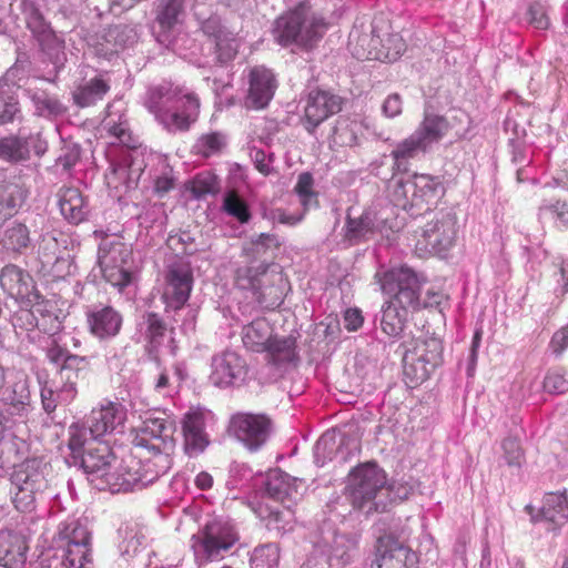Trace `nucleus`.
I'll list each match as a JSON object with an SVG mask.
<instances>
[{
  "label": "nucleus",
  "instance_id": "f257e3e1",
  "mask_svg": "<svg viewBox=\"0 0 568 568\" xmlns=\"http://www.w3.org/2000/svg\"><path fill=\"white\" fill-rule=\"evenodd\" d=\"M103 129L114 138V143L126 148L119 159L110 161L104 174L105 183L116 195L134 189L144 171L142 151L136 148L138 140L133 138L124 113L122 101H114L106 106V115L102 121Z\"/></svg>",
  "mask_w": 568,
  "mask_h": 568
},
{
  "label": "nucleus",
  "instance_id": "f03ea898",
  "mask_svg": "<svg viewBox=\"0 0 568 568\" xmlns=\"http://www.w3.org/2000/svg\"><path fill=\"white\" fill-rule=\"evenodd\" d=\"M375 277L382 291L393 296L382 307L381 328L387 336L397 337L404 329L407 308L419 306L418 277L407 266L378 271Z\"/></svg>",
  "mask_w": 568,
  "mask_h": 568
},
{
  "label": "nucleus",
  "instance_id": "7ed1b4c3",
  "mask_svg": "<svg viewBox=\"0 0 568 568\" xmlns=\"http://www.w3.org/2000/svg\"><path fill=\"white\" fill-rule=\"evenodd\" d=\"M144 105L169 132L189 130L200 113L197 95L170 82L151 87L145 94Z\"/></svg>",
  "mask_w": 568,
  "mask_h": 568
},
{
  "label": "nucleus",
  "instance_id": "20e7f679",
  "mask_svg": "<svg viewBox=\"0 0 568 568\" xmlns=\"http://www.w3.org/2000/svg\"><path fill=\"white\" fill-rule=\"evenodd\" d=\"M347 489L353 507L366 515L387 511L392 505L386 473L375 463L355 468L349 475Z\"/></svg>",
  "mask_w": 568,
  "mask_h": 568
},
{
  "label": "nucleus",
  "instance_id": "39448f33",
  "mask_svg": "<svg viewBox=\"0 0 568 568\" xmlns=\"http://www.w3.org/2000/svg\"><path fill=\"white\" fill-rule=\"evenodd\" d=\"M51 466L41 457L27 458L14 465L10 475L12 503L20 513H32L39 499L50 490Z\"/></svg>",
  "mask_w": 568,
  "mask_h": 568
},
{
  "label": "nucleus",
  "instance_id": "423d86ee",
  "mask_svg": "<svg viewBox=\"0 0 568 568\" xmlns=\"http://www.w3.org/2000/svg\"><path fill=\"white\" fill-rule=\"evenodd\" d=\"M172 466V459L163 455H149L141 452L139 456L122 458L118 468L108 477V488L112 493L140 490L153 484Z\"/></svg>",
  "mask_w": 568,
  "mask_h": 568
},
{
  "label": "nucleus",
  "instance_id": "0eeeda50",
  "mask_svg": "<svg viewBox=\"0 0 568 568\" xmlns=\"http://www.w3.org/2000/svg\"><path fill=\"white\" fill-rule=\"evenodd\" d=\"M240 534L234 521L227 517L214 516L192 536V550L199 566L221 560L239 542Z\"/></svg>",
  "mask_w": 568,
  "mask_h": 568
},
{
  "label": "nucleus",
  "instance_id": "6e6552de",
  "mask_svg": "<svg viewBox=\"0 0 568 568\" xmlns=\"http://www.w3.org/2000/svg\"><path fill=\"white\" fill-rule=\"evenodd\" d=\"M235 284L252 293L264 308L274 310L283 303L285 278L281 267L274 263H260L239 267Z\"/></svg>",
  "mask_w": 568,
  "mask_h": 568
},
{
  "label": "nucleus",
  "instance_id": "1a4fd4ad",
  "mask_svg": "<svg viewBox=\"0 0 568 568\" xmlns=\"http://www.w3.org/2000/svg\"><path fill=\"white\" fill-rule=\"evenodd\" d=\"M326 29L324 18L313 12L307 3L302 2L276 19L273 33L283 47L297 44L308 48L323 37Z\"/></svg>",
  "mask_w": 568,
  "mask_h": 568
},
{
  "label": "nucleus",
  "instance_id": "9d476101",
  "mask_svg": "<svg viewBox=\"0 0 568 568\" xmlns=\"http://www.w3.org/2000/svg\"><path fill=\"white\" fill-rule=\"evenodd\" d=\"M403 220L389 199H378L361 216L347 215L345 237L351 242L368 240L377 233L388 237L389 232L400 230Z\"/></svg>",
  "mask_w": 568,
  "mask_h": 568
},
{
  "label": "nucleus",
  "instance_id": "9b49d317",
  "mask_svg": "<svg viewBox=\"0 0 568 568\" xmlns=\"http://www.w3.org/2000/svg\"><path fill=\"white\" fill-rule=\"evenodd\" d=\"M442 192L440 181L427 174H415L406 181L394 179L388 185V199L395 210L412 216L422 214L423 206L434 203Z\"/></svg>",
  "mask_w": 568,
  "mask_h": 568
},
{
  "label": "nucleus",
  "instance_id": "f8f14e48",
  "mask_svg": "<svg viewBox=\"0 0 568 568\" xmlns=\"http://www.w3.org/2000/svg\"><path fill=\"white\" fill-rule=\"evenodd\" d=\"M456 237V214L450 210L437 212L416 233L415 253L419 257L446 256L455 245Z\"/></svg>",
  "mask_w": 568,
  "mask_h": 568
},
{
  "label": "nucleus",
  "instance_id": "ddd939ff",
  "mask_svg": "<svg viewBox=\"0 0 568 568\" xmlns=\"http://www.w3.org/2000/svg\"><path fill=\"white\" fill-rule=\"evenodd\" d=\"M131 254V248L118 239H103L99 245L98 262L102 275L120 292L132 283Z\"/></svg>",
  "mask_w": 568,
  "mask_h": 568
},
{
  "label": "nucleus",
  "instance_id": "4468645a",
  "mask_svg": "<svg viewBox=\"0 0 568 568\" xmlns=\"http://www.w3.org/2000/svg\"><path fill=\"white\" fill-rule=\"evenodd\" d=\"M443 343L435 336L417 338L403 357L404 375L412 384L425 382L443 363Z\"/></svg>",
  "mask_w": 568,
  "mask_h": 568
},
{
  "label": "nucleus",
  "instance_id": "2eb2a0df",
  "mask_svg": "<svg viewBox=\"0 0 568 568\" xmlns=\"http://www.w3.org/2000/svg\"><path fill=\"white\" fill-rule=\"evenodd\" d=\"M174 423L165 417L149 416L143 420L134 438L136 448L145 450L149 455H163L168 459L174 449Z\"/></svg>",
  "mask_w": 568,
  "mask_h": 568
},
{
  "label": "nucleus",
  "instance_id": "dca6fc26",
  "mask_svg": "<svg viewBox=\"0 0 568 568\" xmlns=\"http://www.w3.org/2000/svg\"><path fill=\"white\" fill-rule=\"evenodd\" d=\"M192 287L193 271L190 263L185 261L171 263L165 272V286L162 295L165 312L184 310Z\"/></svg>",
  "mask_w": 568,
  "mask_h": 568
},
{
  "label": "nucleus",
  "instance_id": "f3484780",
  "mask_svg": "<svg viewBox=\"0 0 568 568\" xmlns=\"http://www.w3.org/2000/svg\"><path fill=\"white\" fill-rule=\"evenodd\" d=\"M271 432L272 422L264 414L239 413L230 422V433L251 452L260 449Z\"/></svg>",
  "mask_w": 568,
  "mask_h": 568
},
{
  "label": "nucleus",
  "instance_id": "a211bd4d",
  "mask_svg": "<svg viewBox=\"0 0 568 568\" xmlns=\"http://www.w3.org/2000/svg\"><path fill=\"white\" fill-rule=\"evenodd\" d=\"M213 418L210 410L196 407L190 408L182 419L184 452L190 457L202 454L210 444L206 425Z\"/></svg>",
  "mask_w": 568,
  "mask_h": 568
},
{
  "label": "nucleus",
  "instance_id": "6ab92c4d",
  "mask_svg": "<svg viewBox=\"0 0 568 568\" xmlns=\"http://www.w3.org/2000/svg\"><path fill=\"white\" fill-rule=\"evenodd\" d=\"M211 383L221 388L236 385L246 375L245 361L234 351L225 349L212 357Z\"/></svg>",
  "mask_w": 568,
  "mask_h": 568
},
{
  "label": "nucleus",
  "instance_id": "aec40b11",
  "mask_svg": "<svg viewBox=\"0 0 568 568\" xmlns=\"http://www.w3.org/2000/svg\"><path fill=\"white\" fill-rule=\"evenodd\" d=\"M0 400L10 407L12 414L21 415L31 402L30 378L20 369H7L6 382L0 386Z\"/></svg>",
  "mask_w": 568,
  "mask_h": 568
},
{
  "label": "nucleus",
  "instance_id": "412c9836",
  "mask_svg": "<svg viewBox=\"0 0 568 568\" xmlns=\"http://www.w3.org/2000/svg\"><path fill=\"white\" fill-rule=\"evenodd\" d=\"M85 322L92 336L99 341H110L119 335L123 316L110 305L98 304L87 308Z\"/></svg>",
  "mask_w": 568,
  "mask_h": 568
},
{
  "label": "nucleus",
  "instance_id": "4be33fe9",
  "mask_svg": "<svg viewBox=\"0 0 568 568\" xmlns=\"http://www.w3.org/2000/svg\"><path fill=\"white\" fill-rule=\"evenodd\" d=\"M48 359L59 365L58 378L68 382V386L62 394L68 398L73 394V385H78L79 374L89 365L87 356L71 354L65 347L52 344L47 349Z\"/></svg>",
  "mask_w": 568,
  "mask_h": 568
},
{
  "label": "nucleus",
  "instance_id": "5701e85b",
  "mask_svg": "<svg viewBox=\"0 0 568 568\" xmlns=\"http://www.w3.org/2000/svg\"><path fill=\"white\" fill-rule=\"evenodd\" d=\"M126 416L124 406L119 402L103 399L94 407L85 422L90 426V438L100 439L122 425Z\"/></svg>",
  "mask_w": 568,
  "mask_h": 568
},
{
  "label": "nucleus",
  "instance_id": "b1692460",
  "mask_svg": "<svg viewBox=\"0 0 568 568\" xmlns=\"http://www.w3.org/2000/svg\"><path fill=\"white\" fill-rule=\"evenodd\" d=\"M341 109L339 97L321 90L311 91L304 106L303 124L310 133H313L322 122Z\"/></svg>",
  "mask_w": 568,
  "mask_h": 568
},
{
  "label": "nucleus",
  "instance_id": "393cba45",
  "mask_svg": "<svg viewBox=\"0 0 568 568\" xmlns=\"http://www.w3.org/2000/svg\"><path fill=\"white\" fill-rule=\"evenodd\" d=\"M0 285L10 297L21 304H29L41 297L31 275L14 264H8L1 270Z\"/></svg>",
  "mask_w": 568,
  "mask_h": 568
},
{
  "label": "nucleus",
  "instance_id": "a878e982",
  "mask_svg": "<svg viewBox=\"0 0 568 568\" xmlns=\"http://www.w3.org/2000/svg\"><path fill=\"white\" fill-rule=\"evenodd\" d=\"M525 511L530 516V521L547 523L549 529L561 527L568 520V496L566 491L547 493L542 498L540 508L526 505Z\"/></svg>",
  "mask_w": 568,
  "mask_h": 568
},
{
  "label": "nucleus",
  "instance_id": "bb28decb",
  "mask_svg": "<svg viewBox=\"0 0 568 568\" xmlns=\"http://www.w3.org/2000/svg\"><path fill=\"white\" fill-rule=\"evenodd\" d=\"M416 555L390 535L382 536L376 544V560L372 568H408Z\"/></svg>",
  "mask_w": 568,
  "mask_h": 568
},
{
  "label": "nucleus",
  "instance_id": "cd10ccee",
  "mask_svg": "<svg viewBox=\"0 0 568 568\" xmlns=\"http://www.w3.org/2000/svg\"><path fill=\"white\" fill-rule=\"evenodd\" d=\"M202 31L214 42L215 59L221 64L232 61L237 54L240 39L222 24L219 17H210L202 23Z\"/></svg>",
  "mask_w": 568,
  "mask_h": 568
},
{
  "label": "nucleus",
  "instance_id": "c85d7f7f",
  "mask_svg": "<svg viewBox=\"0 0 568 568\" xmlns=\"http://www.w3.org/2000/svg\"><path fill=\"white\" fill-rule=\"evenodd\" d=\"M356 450H358V443L355 439L335 430H327L316 442L314 457L316 464L323 466L326 460L334 458L345 462Z\"/></svg>",
  "mask_w": 568,
  "mask_h": 568
},
{
  "label": "nucleus",
  "instance_id": "c756f323",
  "mask_svg": "<svg viewBox=\"0 0 568 568\" xmlns=\"http://www.w3.org/2000/svg\"><path fill=\"white\" fill-rule=\"evenodd\" d=\"M138 331L150 351H158L164 346L169 348L170 354H175L176 345L172 336L173 329H168L165 322L159 314L154 312L144 313L138 323Z\"/></svg>",
  "mask_w": 568,
  "mask_h": 568
},
{
  "label": "nucleus",
  "instance_id": "7c9ffc66",
  "mask_svg": "<svg viewBox=\"0 0 568 568\" xmlns=\"http://www.w3.org/2000/svg\"><path fill=\"white\" fill-rule=\"evenodd\" d=\"M248 84L245 105L255 110L267 106L276 89L273 72L264 67H254L248 74Z\"/></svg>",
  "mask_w": 568,
  "mask_h": 568
},
{
  "label": "nucleus",
  "instance_id": "2f4dec72",
  "mask_svg": "<svg viewBox=\"0 0 568 568\" xmlns=\"http://www.w3.org/2000/svg\"><path fill=\"white\" fill-rule=\"evenodd\" d=\"M113 459L114 455L111 448L102 442H98L94 446L89 447L85 454L78 457L83 470L92 477L91 480H101V485H97L100 489L108 487V477L112 474L110 468Z\"/></svg>",
  "mask_w": 568,
  "mask_h": 568
},
{
  "label": "nucleus",
  "instance_id": "473e14b6",
  "mask_svg": "<svg viewBox=\"0 0 568 568\" xmlns=\"http://www.w3.org/2000/svg\"><path fill=\"white\" fill-rule=\"evenodd\" d=\"M369 49L355 51L357 59L378 60L383 62L396 61L405 51L406 44L403 38L397 33L388 34L385 39L372 34L369 39Z\"/></svg>",
  "mask_w": 568,
  "mask_h": 568
},
{
  "label": "nucleus",
  "instance_id": "72a5a7b5",
  "mask_svg": "<svg viewBox=\"0 0 568 568\" xmlns=\"http://www.w3.org/2000/svg\"><path fill=\"white\" fill-rule=\"evenodd\" d=\"M267 363L280 371L295 367L300 361L296 338L293 336H274L264 349Z\"/></svg>",
  "mask_w": 568,
  "mask_h": 568
},
{
  "label": "nucleus",
  "instance_id": "f704fd0d",
  "mask_svg": "<svg viewBox=\"0 0 568 568\" xmlns=\"http://www.w3.org/2000/svg\"><path fill=\"white\" fill-rule=\"evenodd\" d=\"M58 204L62 216L71 224L77 225L88 216V201L78 187H62L58 192Z\"/></svg>",
  "mask_w": 568,
  "mask_h": 568
},
{
  "label": "nucleus",
  "instance_id": "c9c22d12",
  "mask_svg": "<svg viewBox=\"0 0 568 568\" xmlns=\"http://www.w3.org/2000/svg\"><path fill=\"white\" fill-rule=\"evenodd\" d=\"M27 545L23 537L11 530L0 531V565L20 568L26 562Z\"/></svg>",
  "mask_w": 568,
  "mask_h": 568
},
{
  "label": "nucleus",
  "instance_id": "e433bc0d",
  "mask_svg": "<svg viewBox=\"0 0 568 568\" xmlns=\"http://www.w3.org/2000/svg\"><path fill=\"white\" fill-rule=\"evenodd\" d=\"M363 131L364 126L362 122L344 118L338 119L331 138V149L334 152H339L359 145V138Z\"/></svg>",
  "mask_w": 568,
  "mask_h": 568
},
{
  "label": "nucleus",
  "instance_id": "4c0bfd02",
  "mask_svg": "<svg viewBox=\"0 0 568 568\" xmlns=\"http://www.w3.org/2000/svg\"><path fill=\"white\" fill-rule=\"evenodd\" d=\"M273 337V327L265 317H257L242 328V342L253 352H264Z\"/></svg>",
  "mask_w": 568,
  "mask_h": 568
},
{
  "label": "nucleus",
  "instance_id": "58836bf2",
  "mask_svg": "<svg viewBox=\"0 0 568 568\" xmlns=\"http://www.w3.org/2000/svg\"><path fill=\"white\" fill-rule=\"evenodd\" d=\"M55 568H91L92 567V548L81 545H57Z\"/></svg>",
  "mask_w": 568,
  "mask_h": 568
},
{
  "label": "nucleus",
  "instance_id": "ea45409f",
  "mask_svg": "<svg viewBox=\"0 0 568 568\" xmlns=\"http://www.w3.org/2000/svg\"><path fill=\"white\" fill-rule=\"evenodd\" d=\"M57 545H81L91 547V531L88 528L87 520L71 519L60 524L57 538Z\"/></svg>",
  "mask_w": 568,
  "mask_h": 568
},
{
  "label": "nucleus",
  "instance_id": "a19ab883",
  "mask_svg": "<svg viewBox=\"0 0 568 568\" xmlns=\"http://www.w3.org/2000/svg\"><path fill=\"white\" fill-rule=\"evenodd\" d=\"M447 131L448 122L444 116L426 112L414 134L429 150L433 144L438 143L445 136Z\"/></svg>",
  "mask_w": 568,
  "mask_h": 568
},
{
  "label": "nucleus",
  "instance_id": "79ce46f5",
  "mask_svg": "<svg viewBox=\"0 0 568 568\" xmlns=\"http://www.w3.org/2000/svg\"><path fill=\"white\" fill-rule=\"evenodd\" d=\"M109 90V81L99 75L79 85L73 93V99L78 105L85 108L102 100Z\"/></svg>",
  "mask_w": 568,
  "mask_h": 568
},
{
  "label": "nucleus",
  "instance_id": "37998d69",
  "mask_svg": "<svg viewBox=\"0 0 568 568\" xmlns=\"http://www.w3.org/2000/svg\"><path fill=\"white\" fill-rule=\"evenodd\" d=\"M265 491L272 499L281 503L293 499L297 494L292 478L278 469L268 473Z\"/></svg>",
  "mask_w": 568,
  "mask_h": 568
},
{
  "label": "nucleus",
  "instance_id": "c03bdc74",
  "mask_svg": "<svg viewBox=\"0 0 568 568\" xmlns=\"http://www.w3.org/2000/svg\"><path fill=\"white\" fill-rule=\"evenodd\" d=\"M22 305L26 307H22L14 314L12 324L16 329L19 328L21 331L18 334L26 332L29 339L31 342H36L37 315L38 313L45 311V302L36 300L32 303Z\"/></svg>",
  "mask_w": 568,
  "mask_h": 568
},
{
  "label": "nucleus",
  "instance_id": "a18cd8bd",
  "mask_svg": "<svg viewBox=\"0 0 568 568\" xmlns=\"http://www.w3.org/2000/svg\"><path fill=\"white\" fill-rule=\"evenodd\" d=\"M538 217L542 223H552L559 230L568 227V200H544L539 206Z\"/></svg>",
  "mask_w": 568,
  "mask_h": 568
},
{
  "label": "nucleus",
  "instance_id": "49530a36",
  "mask_svg": "<svg viewBox=\"0 0 568 568\" xmlns=\"http://www.w3.org/2000/svg\"><path fill=\"white\" fill-rule=\"evenodd\" d=\"M260 516L266 521L268 529L278 532L291 531L294 527L295 516L290 506H265L260 509Z\"/></svg>",
  "mask_w": 568,
  "mask_h": 568
},
{
  "label": "nucleus",
  "instance_id": "de8ad7c7",
  "mask_svg": "<svg viewBox=\"0 0 568 568\" xmlns=\"http://www.w3.org/2000/svg\"><path fill=\"white\" fill-rule=\"evenodd\" d=\"M428 149L413 133L407 139L399 142L392 151L390 155L394 160L396 170L405 172L408 169V161L415 159L418 154L427 152Z\"/></svg>",
  "mask_w": 568,
  "mask_h": 568
},
{
  "label": "nucleus",
  "instance_id": "09e8293b",
  "mask_svg": "<svg viewBox=\"0 0 568 568\" xmlns=\"http://www.w3.org/2000/svg\"><path fill=\"white\" fill-rule=\"evenodd\" d=\"M68 384V382L60 381L57 377V381H53L51 384L45 383L41 387V402L43 409L47 413H52L55 410L59 404L67 405L75 398L78 394L77 385H73V394L70 396V398H67L64 394H62V390L67 388Z\"/></svg>",
  "mask_w": 568,
  "mask_h": 568
},
{
  "label": "nucleus",
  "instance_id": "8fccbe9b",
  "mask_svg": "<svg viewBox=\"0 0 568 568\" xmlns=\"http://www.w3.org/2000/svg\"><path fill=\"white\" fill-rule=\"evenodd\" d=\"M24 199V192L18 184L0 185V225L18 212Z\"/></svg>",
  "mask_w": 568,
  "mask_h": 568
},
{
  "label": "nucleus",
  "instance_id": "3c124183",
  "mask_svg": "<svg viewBox=\"0 0 568 568\" xmlns=\"http://www.w3.org/2000/svg\"><path fill=\"white\" fill-rule=\"evenodd\" d=\"M0 244L7 252L21 254L30 244V232L24 224L13 222L1 233Z\"/></svg>",
  "mask_w": 568,
  "mask_h": 568
},
{
  "label": "nucleus",
  "instance_id": "603ef678",
  "mask_svg": "<svg viewBox=\"0 0 568 568\" xmlns=\"http://www.w3.org/2000/svg\"><path fill=\"white\" fill-rule=\"evenodd\" d=\"M100 439L90 438V426L84 422L83 424H72L69 427V449L71 452L74 463L78 457L85 454L89 447L94 446Z\"/></svg>",
  "mask_w": 568,
  "mask_h": 568
},
{
  "label": "nucleus",
  "instance_id": "864d4df0",
  "mask_svg": "<svg viewBox=\"0 0 568 568\" xmlns=\"http://www.w3.org/2000/svg\"><path fill=\"white\" fill-rule=\"evenodd\" d=\"M0 159L10 163H18L29 159V143L20 136H6L0 139Z\"/></svg>",
  "mask_w": 568,
  "mask_h": 568
},
{
  "label": "nucleus",
  "instance_id": "5fc2aeb1",
  "mask_svg": "<svg viewBox=\"0 0 568 568\" xmlns=\"http://www.w3.org/2000/svg\"><path fill=\"white\" fill-rule=\"evenodd\" d=\"M23 13L27 28L37 42L41 41L52 31L50 23L47 22L43 14L33 2L24 3Z\"/></svg>",
  "mask_w": 568,
  "mask_h": 568
},
{
  "label": "nucleus",
  "instance_id": "6e6d98bb",
  "mask_svg": "<svg viewBox=\"0 0 568 568\" xmlns=\"http://www.w3.org/2000/svg\"><path fill=\"white\" fill-rule=\"evenodd\" d=\"M38 44L57 69L64 64L67 55L64 51L65 43L62 36L52 30L41 41H38Z\"/></svg>",
  "mask_w": 568,
  "mask_h": 568
},
{
  "label": "nucleus",
  "instance_id": "4d7b16f0",
  "mask_svg": "<svg viewBox=\"0 0 568 568\" xmlns=\"http://www.w3.org/2000/svg\"><path fill=\"white\" fill-rule=\"evenodd\" d=\"M223 211L236 219L241 224H245L251 220V212L247 203L235 192L230 191L223 197Z\"/></svg>",
  "mask_w": 568,
  "mask_h": 568
},
{
  "label": "nucleus",
  "instance_id": "13d9d810",
  "mask_svg": "<svg viewBox=\"0 0 568 568\" xmlns=\"http://www.w3.org/2000/svg\"><path fill=\"white\" fill-rule=\"evenodd\" d=\"M280 548L276 544H265L254 549L251 556V568H277Z\"/></svg>",
  "mask_w": 568,
  "mask_h": 568
},
{
  "label": "nucleus",
  "instance_id": "bf43d9fd",
  "mask_svg": "<svg viewBox=\"0 0 568 568\" xmlns=\"http://www.w3.org/2000/svg\"><path fill=\"white\" fill-rule=\"evenodd\" d=\"M183 0H160L156 8V21L163 29H170L179 21Z\"/></svg>",
  "mask_w": 568,
  "mask_h": 568
},
{
  "label": "nucleus",
  "instance_id": "052dcab7",
  "mask_svg": "<svg viewBox=\"0 0 568 568\" xmlns=\"http://www.w3.org/2000/svg\"><path fill=\"white\" fill-rule=\"evenodd\" d=\"M226 146L225 135L219 132H212L202 135L195 143L194 150L197 154L210 158L220 154Z\"/></svg>",
  "mask_w": 568,
  "mask_h": 568
},
{
  "label": "nucleus",
  "instance_id": "680f3d73",
  "mask_svg": "<svg viewBox=\"0 0 568 568\" xmlns=\"http://www.w3.org/2000/svg\"><path fill=\"white\" fill-rule=\"evenodd\" d=\"M36 111L41 116L59 115L64 112V106L54 97L44 91H37L31 94Z\"/></svg>",
  "mask_w": 568,
  "mask_h": 568
},
{
  "label": "nucleus",
  "instance_id": "e2e57ef3",
  "mask_svg": "<svg viewBox=\"0 0 568 568\" xmlns=\"http://www.w3.org/2000/svg\"><path fill=\"white\" fill-rule=\"evenodd\" d=\"M280 245L277 236L270 233H261L253 236L248 243L244 246V252L253 257H263L272 248H276Z\"/></svg>",
  "mask_w": 568,
  "mask_h": 568
},
{
  "label": "nucleus",
  "instance_id": "0e129e2a",
  "mask_svg": "<svg viewBox=\"0 0 568 568\" xmlns=\"http://www.w3.org/2000/svg\"><path fill=\"white\" fill-rule=\"evenodd\" d=\"M294 191L298 195L305 211L317 205V196L313 191V176L311 173L305 172L298 175Z\"/></svg>",
  "mask_w": 568,
  "mask_h": 568
},
{
  "label": "nucleus",
  "instance_id": "69168bd1",
  "mask_svg": "<svg viewBox=\"0 0 568 568\" xmlns=\"http://www.w3.org/2000/svg\"><path fill=\"white\" fill-rule=\"evenodd\" d=\"M500 448L503 452L501 457L507 466L517 468L521 467L525 460V455L518 438L514 436L505 437L500 443Z\"/></svg>",
  "mask_w": 568,
  "mask_h": 568
},
{
  "label": "nucleus",
  "instance_id": "338daca9",
  "mask_svg": "<svg viewBox=\"0 0 568 568\" xmlns=\"http://www.w3.org/2000/svg\"><path fill=\"white\" fill-rule=\"evenodd\" d=\"M355 551V542L344 535H336L329 555V560H336L338 564L346 565L351 561Z\"/></svg>",
  "mask_w": 568,
  "mask_h": 568
},
{
  "label": "nucleus",
  "instance_id": "774afa93",
  "mask_svg": "<svg viewBox=\"0 0 568 568\" xmlns=\"http://www.w3.org/2000/svg\"><path fill=\"white\" fill-rule=\"evenodd\" d=\"M115 50L132 47L138 41L134 28L129 26H115L108 32V42H112Z\"/></svg>",
  "mask_w": 568,
  "mask_h": 568
}]
</instances>
